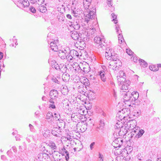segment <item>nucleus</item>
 Returning <instances> with one entry per match:
<instances>
[{"label":"nucleus","mask_w":161,"mask_h":161,"mask_svg":"<svg viewBox=\"0 0 161 161\" xmlns=\"http://www.w3.org/2000/svg\"><path fill=\"white\" fill-rule=\"evenodd\" d=\"M92 0H83V5L85 9L84 20L88 23L91 20L96 17L95 6H90Z\"/></svg>","instance_id":"f257e3e1"},{"label":"nucleus","mask_w":161,"mask_h":161,"mask_svg":"<svg viewBox=\"0 0 161 161\" xmlns=\"http://www.w3.org/2000/svg\"><path fill=\"white\" fill-rule=\"evenodd\" d=\"M105 57L107 59L110 60H120L118 55L114 53L113 49L109 47L106 48Z\"/></svg>","instance_id":"f03ea898"},{"label":"nucleus","mask_w":161,"mask_h":161,"mask_svg":"<svg viewBox=\"0 0 161 161\" xmlns=\"http://www.w3.org/2000/svg\"><path fill=\"white\" fill-rule=\"evenodd\" d=\"M94 41L98 48H102L103 49H106V48L108 47V46L105 42L104 39L97 36L94 37Z\"/></svg>","instance_id":"7ed1b4c3"},{"label":"nucleus","mask_w":161,"mask_h":161,"mask_svg":"<svg viewBox=\"0 0 161 161\" xmlns=\"http://www.w3.org/2000/svg\"><path fill=\"white\" fill-rule=\"evenodd\" d=\"M70 34L71 38L75 40H77L78 41H85L87 39L84 36H86V35L81 34L80 36L79 34L75 31H71Z\"/></svg>","instance_id":"20e7f679"},{"label":"nucleus","mask_w":161,"mask_h":161,"mask_svg":"<svg viewBox=\"0 0 161 161\" xmlns=\"http://www.w3.org/2000/svg\"><path fill=\"white\" fill-rule=\"evenodd\" d=\"M108 68L113 70H116L119 69V68L121 66L122 63L120 60L116 61L111 60L109 63Z\"/></svg>","instance_id":"39448f33"},{"label":"nucleus","mask_w":161,"mask_h":161,"mask_svg":"<svg viewBox=\"0 0 161 161\" xmlns=\"http://www.w3.org/2000/svg\"><path fill=\"white\" fill-rule=\"evenodd\" d=\"M58 95V94L57 90L55 89L52 90L50 92L49 96L51 98L49 100V102L53 103H57Z\"/></svg>","instance_id":"423d86ee"},{"label":"nucleus","mask_w":161,"mask_h":161,"mask_svg":"<svg viewBox=\"0 0 161 161\" xmlns=\"http://www.w3.org/2000/svg\"><path fill=\"white\" fill-rule=\"evenodd\" d=\"M47 147L49 149L47 150L46 151L50 154H51V152H55V151L58 150L57 146L53 141H50Z\"/></svg>","instance_id":"0eeeda50"},{"label":"nucleus","mask_w":161,"mask_h":161,"mask_svg":"<svg viewBox=\"0 0 161 161\" xmlns=\"http://www.w3.org/2000/svg\"><path fill=\"white\" fill-rule=\"evenodd\" d=\"M75 70H78L80 69L85 73H88L90 71V67L89 65H88V64H87L86 65H83L81 68L78 64L76 63L73 65V68H75Z\"/></svg>","instance_id":"6e6552de"},{"label":"nucleus","mask_w":161,"mask_h":161,"mask_svg":"<svg viewBox=\"0 0 161 161\" xmlns=\"http://www.w3.org/2000/svg\"><path fill=\"white\" fill-rule=\"evenodd\" d=\"M50 42V46L51 49L54 51L57 52L59 50L58 46L59 44L58 41L54 40Z\"/></svg>","instance_id":"1a4fd4ad"},{"label":"nucleus","mask_w":161,"mask_h":161,"mask_svg":"<svg viewBox=\"0 0 161 161\" xmlns=\"http://www.w3.org/2000/svg\"><path fill=\"white\" fill-rule=\"evenodd\" d=\"M82 116L80 114L77 113H75L72 114L71 118L73 121L78 122L82 118Z\"/></svg>","instance_id":"9d476101"},{"label":"nucleus","mask_w":161,"mask_h":161,"mask_svg":"<svg viewBox=\"0 0 161 161\" xmlns=\"http://www.w3.org/2000/svg\"><path fill=\"white\" fill-rule=\"evenodd\" d=\"M105 125V122L104 120L101 119L100 120L99 125L96 127V130L98 131H101L102 133H104V127Z\"/></svg>","instance_id":"9b49d317"},{"label":"nucleus","mask_w":161,"mask_h":161,"mask_svg":"<svg viewBox=\"0 0 161 161\" xmlns=\"http://www.w3.org/2000/svg\"><path fill=\"white\" fill-rule=\"evenodd\" d=\"M39 161H46V159L49 158L48 154L45 153H41L39 154L37 156Z\"/></svg>","instance_id":"f8f14e48"},{"label":"nucleus","mask_w":161,"mask_h":161,"mask_svg":"<svg viewBox=\"0 0 161 161\" xmlns=\"http://www.w3.org/2000/svg\"><path fill=\"white\" fill-rule=\"evenodd\" d=\"M115 30L116 31L118 34V38L120 43H122V40H124L122 34L121 33V31L120 30V27L118 25H115Z\"/></svg>","instance_id":"ddd939ff"},{"label":"nucleus","mask_w":161,"mask_h":161,"mask_svg":"<svg viewBox=\"0 0 161 161\" xmlns=\"http://www.w3.org/2000/svg\"><path fill=\"white\" fill-rule=\"evenodd\" d=\"M52 67L55 68L57 70L59 69L62 73L66 72L67 69V68L65 65H64L61 68H60V66L57 63L53 66Z\"/></svg>","instance_id":"4468645a"},{"label":"nucleus","mask_w":161,"mask_h":161,"mask_svg":"<svg viewBox=\"0 0 161 161\" xmlns=\"http://www.w3.org/2000/svg\"><path fill=\"white\" fill-rule=\"evenodd\" d=\"M114 143L116 144V147H120L123 144V141L120 138L115 139L114 141Z\"/></svg>","instance_id":"2eb2a0df"},{"label":"nucleus","mask_w":161,"mask_h":161,"mask_svg":"<svg viewBox=\"0 0 161 161\" xmlns=\"http://www.w3.org/2000/svg\"><path fill=\"white\" fill-rule=\"evenodd\" d=\"M53 154V157L54 160L56 161L57 160L59 159L60 157V153L58 152V150L55 151V152H51V154Z\"/></svg>","instance_id":"dca6fc26"},{"label":"nucleus","mask_w":161,"mask_h":161,"mask_svg":"<svg viewBox=\"0 0 161 161\" xmlns=\"http://www.w3.org/2000/svg\"><path fill=\"white\" fill-rule=\"evenodd\" d=\"M130 84V82L129 80H126L125 82L123 84V85L121 87V89L124 91L127 90L129 88Z\"/></svg>","instance_id":"f3484780"},{"label":"nucleus","mask_w":161,"mask_h":161,"mask_svg":"<svg viewBox=\"0 0 161 161\" xmlns=\"http://www.w3.org/2000/svg\"><path fill=\"white\" fill-rule=\"evenodd\" d=\"M130 96H131V101H136L137 99H138L139 97L138 93L137 92H133L130 95Z\"/></svg>","instance_id":"a211bd4d"},{"label":"nucleus","mask_w":161,"mask_h":161,"mask_svg":"<svg viewBox=\"0 0 161 161\" xmlns=\"http://www.w3.org/2000/svg\"><path fill=\"white\" fill-rule=\"evenodd\" d=\"M21 5L23 7H28L29 6L30 3L28 0H19L18 1Z\"/></svg>","instance_id":"6ab92c4d"},{"label":"nucleus","mask_w":161,"mask_h":161,"mask_svg":"<svg viewBox=\"0 0 161 161\" xmlns=\"http://www.w3.org/2000/svg\"><path fill=\"white\" fill-rule=\"evenodd\" d=\"M61 92L64 95L67 94L68 92V90L67 87L65 86H62L61 89Z\"/></svg>","instance_id":"aec40b11"},{"label":"nucleus","mask_w":161,"mask_h":161,"mask_svg":"<svg viewBox=\"0 0 161 161\" xmlns=\"http://www.w3.org/2000/svg\"><path fill=\"white\" fill-rule=\"evenodd\" d=\"M128 112L130 111V110L129 109H123L121 111H119L118 113V115H119L121 116V114L123 115H125L127 114H128Z\"/></svg>","instance_id":"412c9836"},{"label":"nucleus","mask_w":161,"mask_h":161,"mask_svg":"<svg viewBox=\"0 0 161 161\" xmlns=\"http://www.w3.org/2000/svg\"><path fill=\"white\" fill-rule=\"evenodd\" d=\"M123 124L122 122L119 120V119H117V122H116L115 126V129L120 128L121 129L123 127Z\"/></svg>","instance_id":"4be33fe9"},{"label":"nucleus","mask_w":161,"mask_h":161,"mask_svg":"<svg viewBox=\"0 0 161 161\" xmlns=\"http://www.w3.org/2000/svg\"><path fill=\"white\" fill-rule=\"evenodd\" d=\"M60 132V130L57 128H53V129L51 131V133L53 135L56 136H58L59 135L58 132Z\"/></svg>","instance_id":"5701e85b"},{"label":"nucleus","mask_w":161,"mask_h":161,"mask_svg":"<svg viewBox=\"0 0 161 161\" xmlns=\"http://www.w3.org/2000/svg\"><path fill=\"white\" fill-rule=\"evenodd\" d=\"M58 56L62 59H64L66 58V57L67 55H66L64 53H63V52L62 50H58Z\"/></svg>","instance_id":"b1692460"},{"label":"nucleus","mask_w":161,"mask_h":161,"mask_svg":"<svg viewBox=\"0 0 161 161\" xmlns=\"http://www.w3.org/2000/svg\"><path fill=\"white\" fill-rule=\"evenodd\" d=\"M70 54L73 58H78L79 56V53L78 52L75 50H72L70 51Z\"/></svg>","instance_id":"393cba45"},{"label":"nucleus","mask_w":161,"mask_h":161,"mask_svg":"<svg viewBox=\"0 0 161 161\" xmlns=\"http://www.w3.org/2000/svg\"><path fill=\"white\" fill-rule=\"evenodd\" d=\"M99 75L102 80L103 82L106 81V77L105 75V72L104 71H101L99 72Z\"/></svg>","instance_id":"a878e982"},{"label":"nucleus","mask_w":161,"mask_h":161,"mask_svg":"<svg viewBox=\"0 0 161 161\" xmlns=\"http://www.w3.org/2000/svg\"><path fill=\"white\" fill-rule=\"evenodd\" d=\"M76 110L78 112V113L80 114L81 116L84 114L85 109L83 106L81 105V106H79L78 109Z\"/></svg>","instance_id":"bb28decb"},{"label":"nucleus","mask_w":161,"mask_h":161,"mask_svg":"<svg viewBox=\"0 0 161 161\" xmlns=\"http://www.w3.org/2000/svg\"><path fill=\"white\" fill-rule=\"evenodd\" d=\"M71 10L73 15L75 17H77L78 16V12L77 10L78 9H76L75 7H74V6H72L71 7Z\"/></svg>","instance_id":"cd10ccee"},{"label":"nucleus","mask_w":161,"mask_h":161,"mask_svg":"<svg viewBox=\"0 0 161 161\" xmlns=\"http://www.w3.org/2000/svg\"><path fill=\"white\" fill-rule=\"evenodd\" d=\"M84 85L82 84H81L79 86H78L77 87V90L78 92L81 94H84L85 92L84 90Z\"/></svg>","instance_id":"c85d7f7f"},{"label":"nucleus","mask_w":161,"mask_h":161,"mask_svg":"<svg viewBox=\"0 0 161 161\" xmlns=\"http://www.w3.org/2000/svg\"><path fill=\"white\" fill-rule=\"evenodd\" d=\"M127 130L125 129L124 128H122L120 129V130L119 132V135L121 136H124L127 133Z\"/></svg>","instance_id":"c756f323"},{"label":"nucleus","mask_w":161,"mask_h":161,"mask_svg":"<svg viewBox=\"0 0 161 161\" xmlns=\"http://www.w3.org/2000/svg\"><path fill=\"white\" fill-rule=\"evenodd\" d=\"M144 132L145 131L143 130H141L140 128L137 134L136 135V137L137 138H139L141 137L144 133Z\"/></svg>","instance_id":"7c9ffc66"},{"label":"nucleus","mask_w":161,"mask_h":161,"mask_svg":"<svg viewBox=\"0 0 161 161\" xmlns=\"http://www.w3.org/2000/svg\"><path fill=\"white\" fill-rule=\"evenodd\" d=\"M64 72L62 75V79L65 82L67 81L70 78V76L68 73H65Z\"/></svg>","instance_id":"2f4dec72"},{"label":"nucleus","mask_w":161,"mask_h":161,"mask_svg":"<svg viewBox=\"0 0 161 161\" xmlns=\"http://www.w3.org/2000/svg\"><path fill=\"white\" fill-rule=\"evenodd\" d=\"M38 9L40 12L42 13H45L47 11L46 7L44 5H40L38 7Z\"/></svg>","instance_id":"473e14b6"},{"label":"nucleus","mask_w":161,"mask_h":161,"mask_svg":"<svg viewBox=\"0 0 161 161\" xmlns=\"http://www.w3.org/2000/svg\"><path fill=\"white\" fill-rule=\"evenodd\" d=\"M66 58L69 62L72 63L74 61V59H75L76 58H73L71 54H69L67 55Z\"/></svg>","instance_id":"72a5a7b5"},{"label":"nucleus","mask_w":161,"mask_h":161,"mask_svg":"<svg viewBox=\"0 0 161 161\" xmlns=\"http://www.w3.org/2000/svg\"><path fill=\"white\" fill-rule=\"evenodd\" d=\"M78 146L74 148L75 152L79 151H80L82 148L83 146L80 143L78 144Z\"/></svg>","instance_id":"f704fd0d"},{"label":"nucleus","mask_w":161,"mask_h":161,"mask_svg":"<svg viewBox=\"0 0 161 161\" xmlns=\"http://www.w3.org/2000/svg\"><path fill=\"white\" fill-rule=\"evenodd\" d=\"M131 94L127 93L125 96L124 99L126 101H129L131 100V96H130Z\"/></svg>","instance_id":"c9c22d12"},{"label":"nucleus","mask_w":161,"mask_h":161,"mask_svg":"<svg viewBox=\"0 0 161 161\" xmlns=\"http://www.w3.org/2000/svg\"><path fill=\"white\" fill-rule=\"evenodd\" d=\"M62 50L66 55L69 54L71 51L69 47H65L64 49Z\"/></svg>","instance_id":"e433bc0d"},{"label":"nucleus","mask_w":161,"mask_h":161,"mask_svg":"<svg viewBox=\"0 0 161 161\" xmlns=\"http://www.w3.org/2000/svg\"><path fill=\"white\" fill-rule=\"evenodd\" d=\"M126 80H125V78H124V77L121 78H117V81L118 83L120 85H122L123 83H125Z\"/></svg>","instance_id":"4c0bfd02"},{"label":"nucleus","mask_w":161,"mask_h":161,"mask_svg":"<svg viewBox=\"0 0 161 161\" xmlns=\"http://www.w3.org/2000/svg\"><path fill=\"white\" fill-rule=\"evenodd\" d=\"M139 63L141 65L144 67H146L147 66V63L143 59H140L139 60Z\"/></svg>","instance_id":"58836bf2"},{"label":"nucleus","mask_w":161,"mask_h":161,"mask_svg":"<svg viewBox=\"0 0 161 161\" xmlns=\"http://www.w3.org/2000/svg\"><path fill=\"white\" fill-rule=\"evenodd\" d=\"M150 69L153 71H156L158 69V66H157L155 65H151L149 66Z\"/></svg>","instance_id":"ea45409f"},{"label":"nucleus","mask_w":161,"mask_h":161,"mask_svg":"<svg viewBox=\"0 0 161 161\" xmlns=\"http://www.w3.org/2000/svg\"><path fill=\"white\" fill-rule=\"evenodd\" d=\"M53 118V115L52 113L51 112H48V113H47L46 117V119H47L51 120Z\"/></svg>","instance_id":"a19ab883"},{"label":"nucleus","mask_w":161,"mask_h":161,"mask_svg":"<svg viewBox=\"0 0 161 161\" xmlns=\"http://www.w3.org/2000/svg\"><path fill=\"white\" fill-rule=\"evenodd\" d=\"M115 161H126V158L125 157L123 156L117 157H116Z\"/></svg>","instance_id":"79ce46f5"},{"label":"nucleus","mask_w":161,"mask_h":161,"mask_svg":"<svg viewBox=\"0 0 161 161\" xmlns=\"http://www.w3.org/2000/svg\"><path fill=\"white\" fill-rule=\"evenodd\" d=\"M73 27L75 29L77 30L80 29V25L77 21L74 22L73 23Z\"/></svg>","instance_id":"37998d69"},{"label":"nucleus","mask_w":161,"mask_h":161,"mask_svg":"<svg viewBox=\"0 0 161 161\" xmlns=\"http://www.w3.org/2000/svg\"><path fill=\"white\" fill-rule=\"evenodd\" d=\"M125 74V73L123 71H120L119 72V76H118V77L121 78L124 77V78H125L126 76Z\"/></svg>","instance_id":"c03bdc74"},{"label":"nucleus","mask_w":161,"mask_h":161,"mask_svg":"<svg viewBox=\"0 0 161 161\" xmlns=\"http://www.w3.org/2000/svg\"><path fill=\"white\" fill-rule=\"evenodd\" d=\"M139 128L140 127H139L138 126H137L133 128L132 130V131L131 132V135L133 134V135H134V134H133V133H135L136 135L137 133V132L138 131Z\"/></svg>","instance_id":"a18cd8bd"},{"label":"nucleus","mask_w":161,"mask_h":161,"mask_svg":"<svg viewBox=\"0 0 161 161\" xmlns=\"http://www.w3.org/2000/svg\"><path fill=\"white\" fill-rule=\"evenodd\" d=\"M48 63L52 65L53 67L55 64H56V62L55 60L52 59L51 58H49L48 61Z\"/></svg>","instance_id":"49530a36"},{"label":"nucleus","mask_w":161,"mask_h":161,"mask_svg":"<svg viewBox=\"0 0 161 161\" xmlns=\"http://www.w3.org/2000/svg\"><path fill=\"white\" fill-rule=\"evenodd\" d=\"M45 132H43V134L44 136L45 137H47L48 135H49L50 133V131L47 129L45 130Z\"/></svg>","instance_id":"de8ad7c7"},{"label":"nucleus","mask_w":161,"mask_h":161,"mask_svg":"<svg viewBox=\"0 0 161 161\" xmlns=\"http://www.w3.org/2000/svg\"><path fill=\"white\" fill-rule=\"evenodd\" d=\"M64 17L63 15L61 14L60 15L58 16V21L61 22H63L64 21Z\"/></svg>","instance_id":"09e8293b"},{"label":"nucleus","mask_w":161,"mask_h":161,"mask_svg":"<svg viewBox=\"0 0 161 161\" xmlns=\"http://www.w3.org/2000/svg\"><path fill=\"white\" fill-rule=\"evenodd\" d=\"M126 115H128V114H127L126 115H123L121 114V116L119 115H118V114H117V117H118V119H120L121 121L122 120V119H125V117Z\"/></svg>","instance_id":"8fccbe9b"},{"label":"nucleus","mask_w":161,"mask_h":161,"mask_svg":"<svg viewBox=\"0 0 161 161\" xmlns=\"http://www.w3.org/2000/svg\"><path fill=\"white\" fill-rule=\"evenodd\" d=\"M101 132V131H98L96 130V128L94 130H93L92 131V133L93 136H95L98 135V133Z\"/></svg>","instance_id":"3c124183"},{"label":"nucleus","mask_w":161,"mask_h":161,"mask_svg":"<svg viewBox=\"0 0 161 161\" xmlns=\"http://www.w3.org/2000/svg\"><path fill=\"white\" fill-rule=\"evenodd\" d=\"M81 106L80 104H79L78 102H75L74 103V108L75 109H77L79 106Z\"/></svg>","instance_id":"603ef678"},{"label":"nucleus","mask_w":161,"mask_h":161,"mask_svg":"<svg viewBox=\"0 0 161 161\" xmlns=\"http://www.w3.org/2000/svg\"><path fill=\"white\" fill-rule=\"evenodd\" d=\"M54 118L55 120H59V119H60V115L58 113H54Z\"/></svg>","instance_id":"864d4df0"},{"label":"nucleus","mask_w":161,"mask_h":161,"mask_svg":"<svg viewBox=\"0 0 161 161\" xmlns=\"http://www.w3.org/2000/svg\"><path fill=\"white\" fill-rule=\"evenodd\" d=\"M112 18H113V20L112 21H114V23L115 24H116L117 23V20H116V16L114 14V13H112L111 14Z\"/></svg>","instance_id":"5fc2aeb1"},{"label":"nucleus","mask_w":161,"mask_h":161,"mask_svg":"<svg viewBox=\"0 0 161 161\" xmlns=\"http://www.w3.org/2000/svg\"><path fill=\"white\" fill-rule=\"evenodd\" d=\"M134 114H133L134 116L137 117L140 115L141 112L140 111H137L136 110H135L134 111Z\"/></svg>","instance_id":"6e6d98bb"},{"label":"nucleus","mask_w":161,"mask_h":161,"mask_svg":"<svg viewBox=\"0 0 161 161\" xmlns=\"http://www.w3.org/2000/svg\"><path fill=\"white\" fill-rule=\"evenodd\" d=\"M68 100L64 99L62 101V103L64 105V103H66V106H65V108H67L69 107V104L68 103Z\"/></svg>","instance_id":"4d7b16f0"},{"label":"nucleus","mask_w":161,"mask_h":161,"mask_svg":"<svg viewBox=\"0 0 161 161\" xmlns=\"http://www.w3.org/2000/svg\"><path fill=\"white\" fill-rule=\"evenodd\" d=\"M51 104H49V108H52L53 109H55L56 108V106L55 104H57V103H50Z\"/></svg>","instance_id":"13d9d810"},{"label":"nucleus","mask_w":161,"mask_h":161,"mask_svg":"<svg viewBox=\"0 0 161 161\" xmlns=\"http://www.w3.org/2000/svg\"><path fill=\"white\" fill-rule=\"evenodd\" d=\"M126 52L130 56L132 55L133 53L132 51L130 49H126Z\"/></svg>","instance_id":"bf43d9fd"},{"label":"nucleus","mask_w":161,"mask_h":161,"mask_svg":"<svg viewBox=\"0 0 161 161\" xmlns=\"http://www.w3.org/2000/svg\"><path fill=\"white\" fill-rule=\"evenodd\" d=\"M65 141H68L69 142H70V144L72 143V142H73V139L72 138H71L70 136H69L68 137L65 138Z\"/></svg>","instance_id":"052dcab7"},{"label":"nucleus","mask_w":161,"mask_h":161,"mask_svg":"<svg viewBox=\"0 0 161 161\" xmlns=\"http://www.w3.org/2000/svg\"><path fill=\"white\" fill-rule=\"evenodd\" d=\"M82 128H83V131H84L86 130L87 129L86 124H84L83 125H82V126H81V128H80V129H81Z\"/></svg>","instance_id":"680f3d73"},{"label":"nucleus","mask_w":161,"mask_h":161,"mask_svg":"<svg viewBox=\"0 0 161 161\" xmlns=\"http://www.w3.org/2000/svg\"><path fill=\"white\" fill-rule=\"evenodd\" d=\"M126 150L127 151V153H128V152L129 153H130L132 151L133 149L132 147H128L127 148H126Z\"/></svg>","instance_id":"e2e57ef3"},{"label":"nucleus","mask_w":161,"mask_h":161,"mask_svg":"<svg viewBox=\"0 0 161 161\" xmlns=\"http://www.w3.org/2000/svg\"><path fill=\"white\" fill-rule=\"evenodd\" d=\"M137 57L136 56H134V55H133L132 57L131 58V60H133L134 62L136 63L137 60Z\"/></svg>","instance_id":"0e129e2a"},{"label":"nucleus","mask_w":161,"mask_h":161,"mask_svg":"<svg viewBox=\"0 0 161 161\" xmlns=\"http://www.w3.org/2000/svg\"><path fill=\"white\" fill-rule=\"evenodd\" d=\"M98 161H103V155L99 153Z\"/></svg>","instance_id":"69168bd1"},{"label":"nucleus","mask_w":161,"mask_h":161,"mask_svg":"<svg viewBox=\"0 0 161 161\" xmlns=\"http://www.w3.org/2000/svg\"><path fill=\"white\" fill-rule=\"evenodd\" d=\"M30 9L31 12L33 13H35L36 12V10L35 8L33 7H31L30 8Z\"/></svg>","instance_id":"338daca9"},{"label":"nucleus","mask_w":161,"mask_h":161,"mask_svg":"<svg viewBox=\"0 0 161 161\" xmlns=\"http://www.w3.org/2000/svg\"><path fill=\"white\" fill-rule=\"evenodd\" d=\"M137 158L138 159L140 160H142L143 158L141 156V153H139L138 154L137 156Z\"/></svg>","instance_id":"774afa93"}]
</instances>
